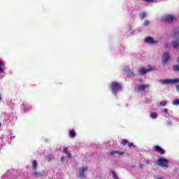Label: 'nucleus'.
<instances>
[{
    "instance_id": "f257e3e1",
    "label": "nucleus",
    "mask_w": 179,
    "mask_h": 179,
    "mask_svg": "<svg viewBox=\"0 0 179 179\" xmlns=\"http://www.w3.org/2000/svg\"><path fill=\"white\" fill-rule=\"evenodd\" d=\"M159 83L161 85H176L179 83V78L160 80Z\"/></svg>"
},
{
    "instance_id": "f03ea898",
    "label": "nucleus",
    "mask_w": 179,
    "mask_h": 179,
    "mask_svg": "<svg viewBox=\"0 0 179 179\" xmlns=\"http://www.w3.org/2000/svg\"><path fill=\"white\" fill-rule=\"evenodd\" d=\"M169 163L170 162L169 161V159L164 157H161L157 160L158 166H161V167H165L166 169L169 167Z\"/></svg>"
},
{
    "instance_id": "7ed1b4c3",
    "label": "nucleus",
    "mask_w": 179,
    "mask_h": 179,
    "mask_svg": "<svg viewBox=\"0 0 179 179\" xmlns=\"http://www.w3.org/2000/svg\"><path fill=\"white\" fill-rule=\"evenodd\" d=\"M110 88L113 93H115V92H120V90H121V85L120 83L114 81L112 82Z\"/></svg>"
},
{
    "instance_id": "20e7f679",
    "label": "nucleus",
    "mask_w": 179,
    "mask_h": 179,
    "mask_svg": "<svg viewBox=\"0 0 179 179\" xmlns=\"http://www.w3.org/2000/svg\"><path fill=\"white\" fill-rule=\"evenodd\" d=\"M155 69H156L155 67H148V69L141 67L140 69H138V73L140 75H146V73L152 72V71H155Z\"/></svg>"
},
{
    "instance_id": "39448f33",
    "label": "nucleus",
    "mask_w": 179,
    "mask_h": 179,
    "mask_svg": "<svg viewBox=\"0 0 179 179\" xmlns=\"http://www.w3.org/2000/svg\"><path fill=\"white\" fill-rule=\"evenodd\" d=\"M176 19V17L171 15H165L162 20L163 22H165L166 23H171L172 22H174V20Z\"/></svg>"
},
{
    "instance_id": "423d86ee",
    "label": "nucleus",
    "mask_w": 179,
    "mask_h": 179,
    "mask_svg": "<svg viewBox=\"0 0 179 179\" xmlns=\"http://www.w3.org/2000/svg\"><path fill=\"white\" fill-rule=\"evenodd\" d=\"M31 170L34 173V176H38V173L36 171H37V161L33 160L31 162Z\"/></svg>"
},
{
    "instance_id": "0eeeda50",
    "label": "nucleus",
    "mask_w": 179,
    "mask_h": 179,
    "mask_svg": "<svg viewBox=\"0 0 179 179\" xmlns=\"http://www.w3.org/2000/svg\"><path fill=\"white\" fill-rule=\"evenodd\" d=\"M171 57L170 56V54L168 52H165L163 55V57H162V62L164 64H166V62L170 61Z\"/></svg>"
},
{
    "instance_id": "6e6552de",
    "label": "nucleus",
    "mask_w": 179,
    "mask_h": 179,
    "mask_svg": "<svg viewBox=\"0 0 179 179\" xmlns=\"http://www.w3.org/2000/svg\"><path fill=\"white\" fill-rule=\"evenodd\" d=\"M144 43H146V44H156V41L150 36H148L144 39Z\"/></svg>"
},
{
    "instance_id": "1a4fd4ad",
    "label": "nucleus",
    "mask_w": 179,
    "mask_h": 179,
    "mask_svg": "<svg viewBox=\"0 0 179 179\" xmlns=\"http://www.w3.org/2000/svg\"><path fill=\"white\" fill-rule=\"evenodd\" d=\"M87 171V167H85V166H82L81 168H80V169L78 170V173L80 174V177L81 178H83L85 177V172Z\"/></svg>"
},
{
    "instance_id": "9d476101",
    "label": "nucleus",
    "mask_w": 179,
    "mask_h": 179,
    "mask_svg": "<svg viewBox=\"0 0 179 179\" xmlns=\"http://www.w3.org/2000/svg\"><path fill=\"white\" fill-rule=\"evenodd\" d=\"M124 153H125V152H120L118 150H110L108 152V155H110V156H114L115 155H117V156H122V155H124Z\"/></svg>"
},
{
    "instance_id": "9b49d317",
    "label": "nucleus",
    "mask_w": 179,
    "mask_h": 179,
    "mask_svg": "<svg viewBox=\"0 0 179 179\" xmlns=\"http://www.w3.org/2000/svg\"><path fill=\"white\" fill-rule=\"evenodd\" d=\"M173 38H179V27L174 29L172 34Z\"/></svg>"
},
{
    "instance_id": "f8f14e48",
    "label": "nucleus",
    "mask_w": 179,
    "mask_h": 179,
    "mask_svg": "<svg viewBox=\"0 0 179 179\" xmlns=\"http://www.w3.org/2000/svg\"><path fill=\"white\" fill-rule=\"evenodd\" d=\"M145 89H149V85H140L137 87V92H143Z\"/></svg>"
},
{
    "instance_id": "ddd939ff",
    "label": "nucleus",
    "mask_w": 179,
    "mask_h": 179,
    "mask_svg": "<svg viewBox=\"0 0 179 179\" xmlns=\"http://www.w3.org/2000/svg\"><path fill=\"white\" fill-rule=\"evenodd\" d=\"M171 45L173 48H174L175 50H176V48H178L179 47V38H177V39L171 42Z\"/></svg>"
},
{
    "instance_id": "4468645a",
    "label": "nucleus",
    "mask_w": 179,
    "mask_h": 179,
    "mask_svg": "<svg viewBox=\"0 0 179 179\" xmlns=\"http://www.w3.org/2000/svg\"><path fill=\"white\" fill-rule=\"evenodd\" d=\"M63 150L65 155H67L68 159H71V156H72V155L71 154V152H69V150H68V147H64L63 148Z\"/></svg>"
},
{
    "instance_id": "2eb2a0df",
    "label": "nucleus",
    "mask_w": 179,
    "mask_h": 179,
    "mask_svg": "<svg viewBox=\"0 0 179 179\" xmlns=\"http://www.w3.org/2000/svg\"><path fill=\"white\" fill-rule=\"evenodd\" d=\"M157 152L159 153V155H164L166 153V150H164V149L162 148V147L158 145Z\"/></svg>"
},
{
    "instance_id": "dca6fc26",
    "label": "nucleus",
    "mask_w": 179,
    "mask_h": 179,
    "mask_svg": "<svg viewBox=\"0 0 179 179\" xmlns=\"http://www.w3.org/2000/svg\"><path fill=\"white\" fill-rule=\"evenodd\" d=\"M69 135L70 138H75L76 136V132L74 130L69 131Z\"/></svg>"
},
{
    "instance_id": "f3484780",
    "label": "nucleus",
    "mask_w": 179,
    "mask_h": 179,
    "mask_svg": "<svg viewBox=\"0 0 179 179\" xmlns=\"http://www.w3.org/2000/svg\"><path fill=\"white\" fill-rule=\"evenodd\" d=\"M150 24V21H149V20H145L143 23V26H145V27H148Z\"/></svg>"
},
{
    "instance_id": "a211bd4d",
    "label": "nucleus",
    "mask_w": 179,
    "mask_h": 179,
    "mask_svg": "<svg viewBox=\"0 0 179 179\" xmlns=\"http://www.w3.org/2000/svg\"><path fill=\"white\" fill-rule=\"evenodd\" d=\"M146 16V13L145 11H142L141 13H140V18L141 20H143L145 19V17Z\"/></svg>"
},
{
    "instance_id": "6ab92c4d",
    "label": "nucleus",
    "mask_w": 179,
    "mask_h": 179,
    "mask_svg": "<svg viewBox=\"0 0 179 179\" xmlns=\"http://www.w3.org/2000/svg\"><path fill=\"white\" fill-rule=\"evenodd\" d=\"M3 65V63L2 60L0 59V73H3V69H2Z\"/></svg>"
},
{
    "instance_id": "aec40b11",
    "label": "nucleus",
    "mask_w": 179,
    "mask_h": 179,
    "mask_svg": "<svg viewBox=\"0 0 179 179\" xmlns=\"http://www.w3.org/2000/svg\"><path fill=\"white\" fill-rule=\"evenodd\" d=\"M159 104L162 107H164L165 106H167V101H162L159 103Z\"/></svg>"
},
{
    "instance_id": "412c9836",
    "label": "nucleus",
    "mask_w": 179,
    "mask_h": 179,
    "mask_svg": "<svg viewBox=\"0 0 179 179\" xmlns=\"http://www.w3.org/2000/svg\"><path fill=\"white\" fill-rule=\"evenodd\" d=\"M150 117L151 118H157V114H156L155 113H150Z\"/></svg>"
},
{
    "instance_id": "4be33fe9",
    "label": "nucleus",
    "mask_w": 179,
    "mask_h": 179,
    "mask_svg": "<svg viewBox=\"0 0 179 179\" xmlns=\"http://www.w3.org/2000/svg\"><path fill=\"white\" fill-rule=\"evenodd\" d=\"M173 106H178L179 105V99H176L173 101Z\"/></svg>"
},
{
    "instance_id": "5701e85b",
    "label": "nucleus",
    "mask_w": 179,
    "mask_h": 179,
    "mask_svg": "<svg viewBox=\"0 0 179 179\" xmlns=\"http://www.w3.org/2000/svg\"><path fill=\"white\" fill-rule=\"evenodd\" d=\"M128 144V140H123L121 143V145L125 146V145Z\"/></svg>"
},
{
    "instance_id": "b1692460",
    "label": "nucleus",
    "mask_w": 179,
    "mask_h": 179,
    "mask_svg": "<svg viewBox=\"0 0 179 179\" xmlns=\"http://www.w3.org/2000/svg\"><path fill=\"white\" fill-rule=\"evenodd\" d=\"M143 2H148V3H152V2H155V0H143Z\"/></svg>"
},
{
    "instance_id": "393cba45",
    "label": "nucleus",
    "mask_w": 179,
    "mask_h": 179,
    "mask_svg": "<svg viewBox=\"0 0 179 179\" xmlns=\"http://www.w3.org/2000/svg\"><path fill=\"white\" fill-rule=\"evenodd\" d=\"M127 145L129 146V148H133V146H134V143H127Z\"/></svg>"
},
{
    "instance_id": "a878e982",
    "label": "nucleus",
    "mask_w": 179,
    "mask_h": 179,
    "mask_svg": "<svg viewBox=\"0 0 179 179\" xmlns=\"http://www.w3.org/2000/svg\"><path fill=\"white\" fill-rule=\"evenodd\" d=\"M64 159H65V157L64 156H62L60 158V161L64 162Z\"/></svg>"
},
{
    "instance_id": "bb28decb",
    "label": "nucleus",
    "mask_w": 179,
    "mask_h": 179,
    "mask_svg": "<svg viewBox=\"0 0 179 179\" xmlns=\"http://www.w3.org/2000/svg\"><path fill=\"white\" fill-rule=\"evenodd\" d=\"M164 113H165V114H169V110L168 109H164Z\"/></svg>"
},
{
    "instance_id": "cd10ccee",
    "label": "nucleus",
    "mask_w": 179,
    "mask_h": 179,
    "mask_svg": "<svg viewBox=\"0 0 179 179\" xmlns=\"http://www.w3.org/2000/svg\"><path fill=\"white\" fill-rule=\"evenodd\" d=\"M154 150H155V152H157V145H155L154 147Z\"/></svg>"
},
{
    "instance_id": "c85d7f7f",
    "label": "nucleus",
    "mask_w": 179,
    "mask_h": 179,
    "mask_svg": "<svg viewBox=\"0 0 179 179\" xmlns=\"http://www.w3.org/2000/svg\"><path fill=\"white\" fill-rule=\"evenodd\" d=\"M145 164H149V160H145Z\"/></svg>"
},
{
    "instance_id": "c756f323",
    "label": "nucleus",
    "mask_w": 179,
    "mask_h": 179,
    "mask_svg": "<svg viewBox=\"0 0 179 179\" xmlns=\"http://www.w3.org/2000/svg\"><path fill=\"white\" fill-rule=\"evenodd\" d=\"M1 100H2V98H1V95H0V101H1Z\"/></svg>"
},
{
    "instance_id": "7c9ffc66",
    "label": "nucleus",
    "mask_w": 179,
    "mask_h": 179,
    "mask_svg": "<svg viewBox=\"0 0 179 179\" xmlns=\"http://www.w3.org/2000/svg\"><path fill=\"white\" fill-rule=\"evenodd\" d=\"M131 74L133 75V76H134V73L131 72Z\"/></svg>"
},
{
    "instance_id": "2f4dec72",
    "label": "nucleus",
    "mask_w": 179,
    "mask_h": 179,
    "mask_svg": "<svg viewBox=\"0 0 179 179\" xmlns=\"http://www.w3.org/2000/svg\"><path fill=\"white\" fill-rule=\"evenodd\" d=\"M157 179H162V178H158Z\"/></svg>"
},
{
    "instance_id": "473e14b6",
    "label": "nucleus",
    "mask_w": 179,
    "mask_h": 179,
    "mask_svg": "<svg viewBox=\"0 0 179 179\" xmlns=\"http://www.w3.org/2000/svg\"><path fill=\"white\" fill-rule=\"evenodd\" d=\"M166 47H169V45H166Z\"/></svg>"
},
{
    "instance_id": "72a5a7b5",
    "label": "nucleus",
    "mask_w": 179,
    "mask_h": 179,
    "mask_svg": "<svg viewBox=\"0 0 179 179\" xmlns=\"http://www.w3.org/2000/svg\"><path fill=\"white\" fill-rule=\"evenodd\" d=\"M0 127H1V124H0Z\"/></svg>"
}]
</instances>
